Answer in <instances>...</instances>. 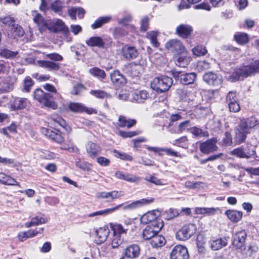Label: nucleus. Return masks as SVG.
<instances>
[{
  "label": "nucleus",
  "mask_w": 259,
  "mask_h": 259,
  "mask_svg": "<svg viewBox=\"0 0 259 259\" xmlns=\"http://www.w3.org/2000/svg\"><path fill=\"white\" fill-rule=\"evenodd\" d=\"M171 72L176 80L179 81L181 83L184 85L193 83L197 77V74L195 72L184 73L175 69L172 70Z\"/></svg>",
  "instance_id": "20e7f679"
},
{
  "label": "nucleus",
  "mask_w": 259,
  "mask_h": 259,
  "mask_svg": "<svg viewBox=\"0 0 259 259\" xmlns=\"http://www.w3.org/2000/svg\"><path fill=\"white\" fill-rule=\"evenodd\" d=\"M193 31L191 25L182 24L177 27L176 34L183 38H187L191 35Z\"/></svg>",
  "instance_id": "6ab92c4d"
},
{
  "label": "nucleus",
  "mask_w": 259,
  "mask_h": 259,
  "mask_svg": "<svg viewBox=\"0 0 259 259\" xmlns=\"http://www.w3.org/2000/svg\"><path fill=\"white\" fill-rule=\"evenodd\" d=\"M149 18L147 16L142 18L140 23V30L142 32L146 31L148 29Z\"/></svg>",
  "instance_id": "052dcab7"
},
{
  "label": "nucleus",
  "mask_w": 259,
  "mask_h": 259,
  "mask_svg": "<svg viewBox=\"0 0 259 259\" xmlns=\"http://www.w3.org/2000/svg\"><path fill=\"white\" fill-rule=\"evenodd\" d=\"M85 43L90 47H96L102 49L105 47V42L103 39L100 36H92L85 40Z\"/></svg>",
  "instance_id": "cd10ccee"
},
{
  "label": "nucleus",
  "mask_w": 259,
  "mask_h": 259,
  "mask_svg": "<svg viewBox=\"0 0 259 259\" xmlns=\"http://www.w3.org/2000/svg\"><path fill=\"white\" fill-rule=\"evenodd\" d=\"M190 126V120H186L185 121L181 122L179 125L177 130V133H182L183 131H184L187 127Z\"/></svg>",
  "instance_id": "338daca9"
},
{
  "label": "nucleus",
  "mask_w": 259,
  "mask_h": 259,
  "mask_svg": "<svg viewBox=\"0 0 259 259\" xmlns=\"http://www.w3.org/2000/svg\"><path fill=\"white\" fill-rule=\"evenodd\" d=\"M141 133V132L140 131H132V132H124L120 131L119 132V135L124 138H132L134 136L138 135Z\"/></svg>",
  "instance_id": "13d9d810"
},
{
  "label": "nucleus",
  "mask_w": 259,
  "mask_h": 259,
  "mask_svg": "<svg viewBox=\"0 0 259 259\" xmlns=\"http://www.w3.org/2000/svg\"><path fill=\"white\" fill-rule=\"evenodd\" d=\"M110 77L112 82L116 86L123 85L126 83L125 77L120 72L119 70H114L110 74Z\"/></svg>",
  "instance_id": "c85d7f7f"
},
{
  "label": "nucleus",
  "mask_w": 259,
  "mask_h": 259,
  "mask_svg": "<svg viewBox=\"0 0 259 259\" xmlns=\"http://www.w3.org/2000/svg\"><path fill=\"white\" fill-rule=\"evenodd\" d=\"M133 17L130 14H126L122 18L118 20L119 24L126 26L127 28H131L133 31L136 30V27L133 24H127L128 22L132 21Z\"/></svg>",
  "instance_id": "ea45409f"
},
{
  "label": "nucleus",
  "mask_w": 259,
  "mask_h": 259,
  "mask_svg": "<svg viewBox=\"0 0 259 259\" xmlns=\"http://www.w3.org/2000/svg\"><path fill=\"white\" fill-rule=\"evenodd\" d=\"M118 122V126L121 127H127V128H131L136 123V120L135 119H127L123 116H120L119 117Z\"/></svg>",
  "instance_id": "c9c22d12"
},
{
  "label": "nucleus",
  "mask_w": 259,
  "mask_h": 259,
  "mask_svg": "<svg viewBox=\"0 0 259 259\" xmlns=\"http://www.w3.org/2000/svg\"><path fill=\"white\" fill-rule=\"evenodd\" d=\"M196 232V226L193 224L185 225L176 233V237L180 240H186Z\"/></svg>",
  "instance_id": "6e6552de"
},
{
  "label": "nucleus",
  "mask_w": 259,
  "mask_h": 259,
  "mask_svg": "<svg viewBox=\"0 0 259 259\" xmlns=\"http://www.w3.org/2000/svg\"><path fill=\"white\" fill-rule=\"evenodd\" d=\"M33 83L32 79L29 76L26 77L24 80L23 90L26 92H29Z\"/></svg>",
  "instance_id": "4d7b16f0"
},
{
  "label": "nucleus",
  "mask_w": 259,
  "mask_h": 259,
  "mask_svg": "<svg viewBox=\"0 0 259 259\" xmlns=\"http://www.w3.org/2000/svg\"><path fill=\"white\" fill-rule=\"evenodd\" d=\"M193 54L197 56L205 55L207 51L205 47L203 46H197L192 49Z\"/></svg>",
  "instance_id": "09e8293b"
},
{
  "label": "nucleus",
  "mask_w": 259,
  "mask_h": 259,
  "mask_svg": "<svg viewBox=\"0 0 259 259\" xmlns=\"http://www.w3.org/2000/svg\"><path fill=\"white\" fill-rule=\"evenodd\" d=\"M114 33L116 37H120L126 35L128 33L124 28L119 27L114 29Z\"/></svg>",
  "instance_id": "e2e57ef3"
},
{
  "label": "nucleus",
  "mask_w": 259,
  "mask_h": 259,
  "mask_svg": "<svg viewBox=\"0 0 259 259\" xmlns=\"http://www.w3.org/2000/svg\"><path fill=\"white\" fill-rule=\"evenodd\" d=\"M18 52L11 51L8 49H4L0 51V55L6 59H13L18 55Z\"/></svg>",
  "instance_id": "37998d69"
},
{
  "label": "nucleus",
  "mask_w": 259,
  "mask_h": 259,
  "mask_svg": "<svg viewBox=\"0 0 259 259\" xmlns=\"http://www.w3.org/2000/svg\"><path fill=\"white\" fill-rule=\"evenodd\" d=\"M111 19L110 16L101 17L98 18L95 22L92 24L91 27L93 29H96L101 27L104 24L110 22Z\"/></svg>",
  "instance_id": "4c0bfd02"
},
{
  "label": "nucleus",
  "mask_w": 259,
  "mask_h": 259,
  "mask_svg": "<svg viewBox=\"0 0 259 259\" xmlns=\"http://www.w3.org/2000/svg\"><path fill=\"white\" fill-rule=\"evenodd\" d=\"M189 254L187 248L181 245L175 246L170 254V259H189Z\"/></svg>",
  "instance_id": "9d476101"
},
{
  "label": "nucleus",
  "mask_w": 259,
  "mask_h": 259,
  "mask_svg": "<svg viewBox=\"0 0 259 259\" xmlns=\"http://www.w3.org/2000/svg\"><path fill=\"white\" fill-rule=\"evenodd\" d=\"M42 133L44 134L47 137L50 138L53 141L55 140V138L58 135V133H56L53 130L49 128H43L41 131Z\"/></svg>",
  "instance_id": "0e129e2a"
},
{
  "label": "nucleus",
  "mask_w": 259,
  "mask_h": 259,
  "mask_svg": "<svg viewBox=\"0 0 259 259\" xmlns=\"http://www.w3.org/2000/svg\"><path fill=\"white\" fill-rule=\"evenodd\" d=\"M131 101L137 103H143L149 97V93L146 90H136L132 93Z\"/></svg>",
  "instance_id": "a878e982"
},
{
  "label": "nucleus",
  "mask_w": 259,
  "mask_h": 259,
  "mask_svg": "<svg viewBox=\"0 0 259 259\" xmlns=\"http://www.w3.org/2000/svg\"><path fill=\"white\" fill-rule=\"evenodd\" d=\"M0 21L11 28L15 24L14 18L10 16L0 18Z\"/></svg>",
  "instance_id": "603ef678"
},
{
  "label": "nucleus",
  "mask_w": 259,
  "mask_h": 259,
  "mask_svg": "<svg viewBox=\"0 0 259 259\" xmlns=\"http://www.w3.org/2000/svg\"><path fill=\"white\" fill-rule=\"evenodd\" d=\"M190 132L196 137H207L208 136L207 132L203 131L202 129L196 126L191 127L190 128Z\"/></svg>",
  "instance_id": "c03bdc74"
},
{
  "label": "nucleus",
  "mask_w": 259,
  "mask_h": 259,
  "mask_svg": "<svg viewBox=\"0 0 259 259\" xmlns=\"http://www.w3.org/2000/svg\"><path fill=\"white\" fill-rule=\"evenodd\" d=\"M140 246L136 244H133L127 246L124 250L123 254L127 258L135 259L138 258L140 254Z\"/></svg>",
  "instance_id": "a211bd4d"
},
{
  "label": "nucleus",
  "mask_w": 259,
  "mask_h": 259,
  "mask_svg": "<svg viewBox=\"0 0 259 259\" xmlns=\"http://www.w3.org/2000/svg\"><path fill=\"white\" fill-rule=\"evenodd\" d=\"M144 69V64L134 62L127 63L123 66L122 71L125 74L132 77L138 76L141 74Z\"/></svg>",
  "instance_id": "0eeeda50"
},
{
  "label": "nucleus",
  "mask_w": 259,
  "mask_h": 259,
  "mask_svg": "<svg viewBox=\"0 0 259 259\" xmlns=\"http://www.w3.org/2000/svg\"><path fill=\"white\" fill-rule=\"evenodd\" d=\"M226 101L228 105H229V102L232 103L238 102L237 98V94L236 91H230L226 96Z\"/></svg>",
  "instance_id": "3c124183"
},
{
  "label": "nucleus",
  "mask_w": 259,
  "mask_h": 259,
  "mask_svg": "<svg viewBox=\"0 0 259 259\" xmlns=\"http://www.w3.org/2000/svg\"><path fill=\"white\" fill-rule=\"evenodd\" d=\"M121 54L124 59L130 61L137 58L139 53L135 47L126 45L122 48Z\"/></svg>",
  "instance_id": "4468645a"
},
{
  "label": "nucleus",
  "mask_w": 259,
  "mask_h": 259,
  "mask_svg": "<svg viewBox=\"0 0 259 259\" xmlns=\"http://www.w3.org/2000/svg\"><path fill=\"white\" fill-rule=\"evenodd\" d=\"M68 107L69 109L73 112H85L89 114L97 113V111L95 109L92 108H88L79 103L71 102L69 104Z\"/></svg>",
  "instance_id": "f3484780"
},
{
  "label": "nucleus",
  "mask_w": 259,
  "mask_h": 259,
  "mask_svg": "<svg viewBox=\"0 0 259 259\" xmlns=\"http://www.w3.org/2000/svg\"><path fill=\"white\" fill-rule=\"evenodd\" d=\"M173 83L171 77L162 75L155 77L151 83V88L157 93H161L167 91Z\"/></svg>",
  "instance_id": "7ed1b4c3"
},
{
  "label": "nucleus",
  "mask_w": 259,
  "mask_h": 259,
  "mask_svg": "<svg viewBox=\"0 0 259 259\" xmlns=\"http://www.w3.org/2000/svg\"><path fill=\"white\" fill-rule=\"evenodd\" d=\"M123 237L121 236L114 235L111 242V246L112 248H117L123 244Z\"/></svg>",
  "instance_id": "a18cd8bd"
},
{
  "label": "nucleus",
  "mask_w": 259,
  "mask_h": 259,
  "mask_svg": "<svg viewBox=\"0 0 259 259\" xmlns=\"http://www.w3.org/2000/svg\"><path fill=\"white\" fill-rule=\"evenodd\" d=\"M68 14L73 20H76V15L79 18L82 19L84 17L85 10L81 7H72L68 9Z\"/></svg>",
  "instance_id": "2f4dec72"
},
{
  "label": "nucleus",
  "mask_w": 259,
  "mask_h": 259,
  "mask_svg": "<svg viewBox=\"0 0 259 259\" xmlns=\"http://www.w3.org/2000/svg\"><path fill=\"white\" fill-rule=\"evenodd\" d=\"M44 88L50 93H45L40 89H36L33 93L34 99L41 104L42 107L56 109L58 105L54 102L53 95V93H57L56 88L49 83L44 85Z\"/></svg>",
  "instance_id": "f03ea898"
},
{
  "label": "nucleus",
  "mask_w": 259,
  "mask_h": 259,
  "mask_svg": "<svg viewBox=\"0 0 259 259\" xmlns=\"http://www.w3.org/2000/svg\"><path fill=\"white\" fill-rule=\"evenodd\" d=\"M182 119H183V118L180 113L171 114L169 117V122L167 126V128H169L170 126L173 125L175 122H177Z\"/></svg>",
  "instance_id": "6e6d98bb"
},
{
  "label": "nucleus",
  "mask_w": 259,
  "mask_h": 259,
  "mask_svg": "<svg viewBox=\"0 0 259 259\" xmlns=\"http://www.w3.org/2000/svg\"><path fill=\"white\" fill-rule=\"evenodd\" d=\"M123 205V204H121L112 208H108L104 210H100L99 211L90 213L89 214H87L85 216V218H94L95 220H96L99 219V217L107 215V214L111 213L114 210L117 209Z\"/></svg>",
  "instance_id": "393cba45"
},
{
  "label": "nucleus",
  "mask_w": 259,
  "mask_h": 259,
  "mask_svg": "<svg viewBox=\"0 0 259 259\" xmlns=\"http://www.w3.org/2000/svg\"><path fill=\"white\" fill-rule=\"evenodd\" d=\"M29 105V102L26 98L15 97L11 102V107L16 111L26 108Z\"/></svg>",
  "instance_id": "aec40b11"
},
{
  "label": "nucleus",
  "mask_w": 259,
  "mask_h": 259,
  "mask_svg": "<svg viewBox=\"0 0 259 259\" xmlns=\"http://www.w3.org/2000/svg\"><path fill=\"white\" fill-rule=\"evenodd\" d=\"M230 154L241 158H249L255 154V150L253 148L247 151H245L242 147H240L231 151Z\"/></svg>",
  "instance_id": "4be33fe9"
},
{
  "label": "nucleus",
  "mask_w": 259,
  "mask_h": 259,
  "mask_svg": "<svg viewBox=\"0 0 259 259\" xmlns=\"http://www.w3.org/2000/svg\"><path fill=\"white\" fill-rule=\"evenodd\" d=\"M36 64L50 71H56L60 69L59 63L51 61L39 60L36 61Z\"/></svg>",
  "instance_id": "b1692460"
},
{
  "label": "nucleus",
  "mask_w": 259,
  "mask_h": 259,
  "mask_svg": "<svg viewBox=\"0 0 259 259\" xmlns=\"http://www.w3.org/2000/svg\"><path fill=\"white\" fill-rule=\"evenodd\" d=\"M46 57L54 61H61L63 60V57L58 53H50L46 55Z\"/></svg>",
  "instance_id": "774afa93"
},
{
  "label": "nucleus",
  "mask_w": 259,
  "mask_h": 259,
  "mask_svg": "<svg viewBox=\"0 0 259 259\" xmlns=\"http://www.w3.org/2000/svg\"><path fill=\"white\" fill-rule=\"evenodd\" d=\"M247 237V233L244 230L236 232L233 235V245L237 249H242L244 246Z\"/></svg>",
  "instance_id": "ddd939ff"
},
{
  "label": "nucleus",
  "mask_w": 259,
  "mask_h": 259,
  "mask_svg": "<svg viewBox=\"0 0 259 259\" xmlns=\"http://www.w3.org/2000/svg\"><path fill=\"white\" fill-rule=\"evenodd\" d=\"M11 31L14 34V37L16 36H22L24 34V31L22 28L18 24H15L11 28Z\"/></svg>",
  "instance_id": "de8ad7c7"
},
{
  "label": "nucleus",
  "mask_w": 259,
  "mask_h": 259,
  "mask_svg": "<svg viewBox=\"0 0 259 259\" xmlns=\"http://www.w3.org/2000/svg\"><path fill=\"white\" fill-rule=\"evenodd\" d=\"M190 62V58L184 56L183 54L178 56L175 60V64L177 66L183 68L187 67Z\"/></svg>",
  "instance_id": "a19ab883"
},
{
  "label": "nucleus",
  "mask_w": 259,
  "mask_h": 259,
  "mask_svg": "<svg viewBox=\"0 0 259 259\" xmlns=\"http://www.w3.org/2000/svg\"><path fill=\"white\" fill-rule=\"evenodd\" d=\"M218 140L216 138L208 139L200 144V150L204 154H209L216 151L218 147L217 145Z\"/></svg>",
  "instance_id": "1a4fd4ad"
},
{
  "label": "nucleus",
  "mask_w": 259,
  "mask_h": 259,
  "mask_svg": "<svg viewBox=\"0 0 259 259\" xmlns=\"http://www.w3.org/2000/svg\"><path fill=\"white\" fill-rule=\"evenodd\" d=\"M44 230V228H39L35 230H29L24 232H20L18 234V238L20 241L23 242L29 238H32L38 234H41Z\"/></svg>",
  "instance_id": "bb28decb"
},
{
  "label": "nucleus",
  "mask_w": 259,
  "mask_h": 259,
  "mask_svg": "<svg viewBox=\"0 0 259 259\" xmlns=\"http://www.w3.org/2000/svg\"><path fill=\"white\" fill-rule=\"evenodd\" d=\"M76 167L85 171H90L92 168V164L87 161H78L75 163Z\"/></svg>",
  "instance_id": "8fccbe9b"
},
{
  "label": "nucleus",
  "mask_w": 259,
  "mask_h": 259,
  "mask_svg": "<svg viewBox=\"0 0 259 259\" xmlns=\"http://www.w3.org/2000/svg\"><path fill=\"white\" fill-rule=\"evenodd\" d=\"M234 39L239 44L243 45L249 41L248 35L244 32H237L234 35Z\"/></svg>",
  "instance_id": "e433bc0d"
},
{
  "label": "nucleus",
  "mask_w": 259,
  "mask_h": 259,
  "mask_svg": "<svg viewBox=\"0 0 259 259\" xmlns=\"http://www.w3.org/2000/svg\"><path fill=\"white\" fill-rule=\"evenodd\" d=\"M62 3L59 0L55 1L51 4V9L55 13H60L62 12Z\"/></svg>",
  "instance_id": "bf43d9fd"
},
{
  "label": "nucleus",
  "mask_w": 259,
  "mask_h": 259,
  "mask_svg": "<svg viewBox=\"0 0 259 259\" xmlns=\"http://www.w3.org/2000/svg\"><path fill=\"white\" fill-rule=\"evenodd\" d=\"M163 226L162 221H158L153 224L148 225L143 231V237L145 240H150L157 234Z\"/></svg>",
  "instance_id": "423d86ee"
},
{
  "label": "nucleus",
  "mask_w": 259,
  "mask_h": 259,
  "mask_svg": "<svg viewBox=\"0 0 259 259\" xmlns=\"http://www.w3.org/2000/svg\"><path fill=\"white\" fill-rule=\"evenodd\" d=\"M225 214L228 219L233 223H237L241 220L242 218V212L234 209L227 210Z\"/></svg>",
  "instance_id": "7c9ffc66"
},
{
  "label": "nucleus",
  "mask_w": 259,
  "mask_h": 259,
  "mask_svg": "<svg viewBox=\"0 0 259 259\" xmlns=\"http://www.w3.org/2000/svg\"><path fill=\"white\" fill-rule=\"evenodd\" d=\"M247 66L251 75L259 72V59L254 61L251 64L247 65Z\"/></svg>",
  "instance_id": "864d4df0"
},
{
  "label": "nucleus",
  "mask_w": 259,
  "mask_h": 259,
  "mask_svg": "<svg viewBox=\"0 0 259 259\" xmlns=\"http://www.w3.org/2000/svg\"><path fill=\"white\" fill-rule=\"evenodd\" d=\"M255 126H257V136L259 137V120L253 116L240 119L234 128V140L236 143L240 144L244 142L250 130Z\"/></svg>",
  "instance_id": "f257e3e1"
},
{
  "label": "nucleus",
  "mask_w": 259,
  "mask_h": 259,
  "mask_svg": "<svg viewBox=\"0 0 259 259\" xmlns=\"http://www.w3.org/2000/svg\"><path fill=\"white\" fill-rule=\"evenodd\" d=\"M33 21L38 25L39 31L41 32L48 28V25L41 14L36 13V15L33 18Z\"/></svg>",
  "instance_id": "72a5a7b5"
},
{
  "label": "nucleus",
  "mask_w": 259,
  "mask_h": 259,
  "mask_svg": "<svg viewBox=\"0 0 259 259\" xmlns=\"http://www.w3.org/2000/svg\"><path fill=\"white\" fill-rule=\"evenodd\" d=\"M113 234L123 237V235L126 234L127 229H124L122 226L119 224H116L112 226Z\"/></svg>",
  "instance_id": "79ce46f5"
},
{
  "label": "nucleus",
  "mask_w": 259,
  "mask_h": 259,
  "mask_svg": "<svg viewBox=\"0 0 259 259\" xmlns=\"http://www.w3.org/2000/svg\"><path fill=\"white\" fill-rule=\"evenodd\" d=\"M122 191H113L108 192V200L107 201L110 202L113 200L118 198L123 195Z\"/></svg>",
  "instance_id": "5fc2aeb1"
},
{
  "label": "nucleus",
  "mask_w": 259,
  "mask_h": 259,
  "mask_svg": "<svg viewBox=\"0 0 259 259\" xmlns=\"http://www.w3.org/2000/svg\"><path fill=\"white\" fill-rule=\"evenodd\" d=\"M160 214V212L158 210L149 211L142 216L141 222L144 224H151L158 221H162V220L159 218Z\"/></svg>",
  "instance_id": "f8f14e48"
},
{
  "label": "nucleus",
  "mask_w": 259,
  "mask_h": 259,
  "mask_svg": "<svg viewBox=\"0 0 259 259\" xmlns=\"http://www.w3.org/2000/svg\"><path fill=\"white\" fill-rule=\"evenodd\" d=\"M114 152L115 154L116 157L119 158L122 160L127 161H132L133 160V157L126 153H120L116 150H114Z\"/></svg>",
  "instance_id": "680f3d73"
},
{
  "label": "nucleus",
  "mask_w": 259,
  "mask_h": 259,
  "mask_svg": "<svg viewBox=\"0 0 259 259\" xmlns=\"http://www.w3.org/2000/svg\"><path fill=\"white\" fill-rule=\"evenodd\" d=\"M247 65L236 67L229 77V79L232 82L243 80L251 75Z\"/></svg>",
  "instance_id": "39448f33"
},
{
  "label": "nucleus",
  "mask_w": 259,
  "mask_h": 259,
  "mask_svg": "<svg viewBox=\"0 0 259 259\" xmlns=\"http://www.w3.org/2000/svg\"><path fill=\"white\" fill-rule=\"evenodd\" d=\"M203 80L208 84L214 87L221 86L223 80L220 75L212 72L205 73L203 76Z\"/></svg>",
  "instance_id": "9b49d317"
},
{
  "label": "nucleus",
  "mask_w": 259,
  "mask_h": 259,
  "mask_svg": "<svg viewBox=\"0 0 259 259\" xmlns=\"http://www.w3.org/2000/svg\"><path fill=\"white\" fill-rule=\"evenodd\" d=\"M115 177L118 179L123 180L131 183H137L141 179L140 177H138L132 174L124 173L121 171H116Z\"/></svg>",
  "instance_id": "c756f323"
},
{
  "label": "nucleus",
  "mask_w": 259,
  "mask_h": 259,
  "mask_svg": "<svg viewBox=\"0 0 259 259\" xmlns=\"http://www.w3.org/2000/svg\"><path fill=\"white\" fill-rule=\"evenodd\" d=\"M154 198H150L148 199H142L139 200L133 201L130 204L125 205L123 207V209L126 210H134L138 208L141 207L144 205L153 202Z\"/></svg>",
  "instance_id": "412c9836"
},
{
  "label": "nucleus",
  "mask_w": 259,
  "mask_h": 259,
  "mask_svg": "<svg viewBox=\"0 0 259 259\" xmlns=\"http://www.w3.org/2000/svg\"><path fill=\"white\" fill-rule=\"evenodd\" d=\"M228 240L226 238H219L210 242V247L212 250H217L227 245Z\"/></svg>",
  "instance_id": "473e14b6"
},
{
  "label": "nucleus",
  "mask_w": 259,
  "mask_h": 259,
  "mask_svg": "<svg viewBox=\"0 0 259 259\" xmlns=\"http://www.w3.org/2000/svg\"><path fill=\"white\" fill-rule=\"evenodd\" d=\"M85 149L88 155L92 159L97 158L102 151L101 147L92 141H89L86 144Z\"/></svg>",
  "instance_id": "dca6fc26"
},
{
  "label": "nucleus",
  "mask_w": 259,
  "mask_h": 259,
  "mask_svg": "<svg viewBox=\"0 0 259 259\" xmlns=\"http://www.w3.org/2000/svg\"><path fill=\"white\" fill-rule=\"evenodd\" d=\"M150 243L153 247H159L163 246L165 243L164 237L156 234L150 240Z\"/></svg>",
  "instance_id": "f704fd0d"
},
{
  "label": "nucleus",
  "mask_w": 259,
  "mask_h": 259,
  "mask_svg": "<svg viewBox=\"0 0 259 259\" xmlns=\"http://www.w3.org/2000/svg\"><path fill=\"white\" fill-rule=\"evenodd\" d=\"M225 136L222 140L223 145L225 146L231 145L232 143V138L231 133L229 132H226Z\"/></svg>",
  "instance_id": "69168bd1"
},
{
  "label": "nucleus",
  "mask_w": 259,
  "mask_h": 259,
  "mask_svg": "<svg viewBox=\"0 0 259 259\" xmlns=\"http://www.w3.org/2000/svg\"><path fill=\"white\" fill-rule=\"evenodd\" d=\"M89 72L94 76L98 78L101 80L106 78V74L104 70L98 67H93L89 70Z\"/></svg>",
  "instance_id": "58836bf2"
},
{
  "label": "nucleus",
  "mask_w": 259,
  "mask_h": 259,
  "mask_svg": "<svg viewBox=\"0 0 259 259\" xmlns=\"http://www.w3.org/2000/svg\"><path fill=\"white\" fill-rule=\"evenodd\" d=\"M157 32L154 31H151L147 33V37L151 40V42L155 47L159 46V43L157 40Z\"/></svg>",
  "instance_id": "49530a36"
},
{
  "label": "nucleus",
  "mask_w": 259,
  "mask_h": 259,
  "mask_svg": "<svg viewBox=\"0 0 259 259\" xmlns=\"http://www.w3.org/2000/svg\"><path fill=\"white\" fill-rule=\"evenodd\" d=\"M165 48L175 54L183 53L185 50L181 41L178 39H171L166 43Z\"/></svg>",
  "instance_id": "2eb2a0df"
},
{
  "label": "nucleus",
  "mask_w": 259,
  "mask_h": 259,
  "mask_svg": "<svg viewBox=\"0 0 259 259\" xmlns=\"http://www.w3.org/2000/svg\"><path fill=\"white\" fill-rule=\"evenodd\" d=\"M109 234V230L107 227L100 228L96 231L95 242L100 244L104 242Z\"/></svg>",
  "instance_id": "5701e85b"
}]
</instances>
